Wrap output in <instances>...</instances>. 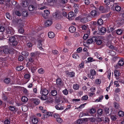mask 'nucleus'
Returning a JSON list of instances; mask_svg holds the SVG:
<instances>
[{"label": "nucleus", "instance_id": "nucleus-35", "mask_svg": "<svg viewBox=\"0 0 124 124\" xmlns=\"http://www.w3.org/2000/svg\"><path fill=\"white\" fill-rule=\"evenodd\" d=\"M118 115L120 116L123 117L124 116V113L123 111H120L118 112Z\"/></svg>", "mask_w": 124, "mask_h": 124}, {"label": "nucleus", "instance_id": "nucleus-4", "mask_svg": "<svg viewBox=\"0 0 124 124\" xmlns=\"http://www.w3.org/2000/svg\"><path fill=\"white\" fill-rule=\"evenodd\" d=\"M56 83L59 86H61L63 85V83L62 82V80L60 78H58L56 79Z\"/></svg>", "mask_w": 124, "mask_h": 124}, {"label": "nucleus", "instance_id": "nucleus-33", "mask_svg": "<svg viewBox=\"0 0 124 124\" xmlns=\"http://www.w3.org/2000/svg\"><path fill=\"white\" fill-rule=\"evenodd\" d=\"M39 110L41 111L43 113H46V110L45 109H43V108L42 106H40L39 107Z\"/></svg>", "mask_w": 124, "mask_h": 124}, {"label": "nucleus", "instance_id": "nucleus-19", "mask_svg": "<svg viewBox=\"0 0 124 124\" xmlns=\"http://www.w3.org/2000/svg\"><path fill=\"white\" fill-rule=\"evenodd\" d=\"M103 23V21L101 19H99L97 22V24L100 25L102 24Z\"/></svg>", "mask_w": 124, "mask_h": 124}, {"label": "nucleus", "instance_id": "nucleus-56", "mask_svg": "<svg viewBox=\"0 0 124 124\" xmlns=\"http://www.w3.org/2000/svg\"><path fill=\"white\" fill-rule=\"evenodd\" d=\"M56 121L59 123H62V119L60 118H57L56 119Z\"/></svg>", "mask_w": 124, "mask_h": 124}, {"label": "nucleus", "instance_id": "nucleus-48", "mask_svg": "<svg viewBox=\"0 0 124 124\" xmlns=\"http://www.w3.org/2000/svg\"><path fill=\"white\" fill-rule=\"evenodd\" d=\"M55 28L58 30H60L62 28V26L60 24H57L56 25Z\"/></svg>", "mask_w": 124, "mask_h": 124}, {"label": "nucleus", "instance_id": "nucleus-11", "mask_svg": "<svg viewBox=\"0 0 124 124\" xmlns=\"http://www.w3.org/2000/svg\"><path fill=\"white\" fill-rule=\"evenodd\" d=\"M74 15V13L73 12H70L68 14V18L69 19H71V18L73 17Z\"/></svg>", "mask_w": 124, "mask_h": 124}, {"label": "nucleus", "instance_id": "nucleus-8", "mask_svg": "<svg viewBox=\"0 0 124 124\" xmlns=\"http://www.w3.org/2000/svg\"><path fill=\"white\" fill-rule=\"evenodd\" d=\"M80 21L83 23H85L88 22V19L87 17H83L81 19Z\"/></svg>", "mask_w": 124, "mask_h": 124}, {"label": "nucleus", "instance_id": "nucleus-53", "mask_svg": "<svg viewBox=\"0 0 124 124\" xmlns=\"http://www.w3.org/2000/svg\"><path fill=\"white\" fill-rule=\"evenodd\" d=\"M4 124H9L10 123V119H6L4 121Z\"/></svg>", "mask_w": 124, "mask_h": 124}, {"label": "nucleus", "instance_id": "nucleus-63", "mask_svg": "<svg viewBox=\"0 0 124 124\" xmlns=\"http://www.w3.org/2000/svg\"><path fill=\"white\" fill-rule=\"evenodd\" d=\"M88 96L87 95H85L83 96L82 97V99L84 100H86L88 99Z\"/></svg>", "mask_w": 124, "mask_h": 124}, {"label": "nucleus", "instance_id": "nucleus-5", "mask_svg": "<svg viewBox=\"0 0 124 124\" xmlns=\"http://www.w3.org/2000/svg\"><path fill=\"white\" fill-rule=\"evenodd\" d=\"M40 93L43 95H47L48 93L49 92L48 90L46 89H44L42 90H41Z\"/></svg>", "mask_w": 124, "mask_h": 124}, {"label": "nucleus", "instance_id": "nucleus-59", "mask_svg": "<svg viewBox=\"0 0 124 124\" xmlns=\"http://www.w3.org/2000/svg\"><path fill=\"white\" fill-rule=\"evenodd\" d=\"M87 60L89 62H91L95 60H93V58L92 57H89L87 58Z\"/></svg>", "mask_w": 124, "mask_h": 124}, {"label": "nucleus", "instance_id": "nucleus-51", "mask_svg": "<svg viewBox=\"0 0 124 124\" xmlns=\"http://www.w3.org/2000/svg\"><path fill=\"white\" fill-rule=\"evenodd\" d=\"M72 57L75 59H78L79 58V56L76 54H73L72 55Z\"/></svg>", "mask_w": 124, "mask_h": 124}, {"label": "nucleus", "instance_id": "nucleus-61", "mask_svg": "<svg viewBox=\"0 0 124 124\" xmlns=\"http://www.w3.org/2000/svg\"><path fill=\"white\" fill-rule=\"evenodd\" d=\"M34 58L31 57L28 59L29 62H33L34 60Z\"/></svg>", "mask_w": 124, "mask_h": 124}, {"label": "nucleus", "instance_id": "nucleus-34", "mask_svg": "<svg viewBox=\"0 0 124 124\" xmlns=\"http://www.w3.org/2000/svg\"><path fill=\"white\" fill-rule=\"evenodd\" d=\"M116 33L118 35H120L122 33V31L121 29H118L117 30Z\"/></svg>", "mask_w": 124, "mask_h": 124}, {"label": "nucleus", "instance_id": "nucleus-38", "mask_svg": "<svg viewBox=\"0 0 124 124\" xmlns=\"http://www.w3.org/2000/svg\"><path fill=\"white\" fill-rule=\"evenodd\" d=\"M23 66H20L17 67L16 69V70L18 71H20L23 69Z\"/></svg>", "mask_w": 124, "mask_h": 124}, {"label": "nucleus", "instance_id": "nucleus-15", "mask_svg": "<svg viewBox=\"0 0 124 124\" xmlns=\"http://www.w3.org/2000/svg\"><path fill=\"white\" fill-rule=\"evenodd\" d=\"M31 121L34 124H37L38 122V119L35 117H33L31 119Z\"/></svg>", "mask_w": 124, "mask_h": 124}, {"label": "nucleus", "instance_id": "nucleus-29", "mask_svg": "<svg viewBox=\"0 0 124 124\" xmlns=\"http://www.w3.org/2000/svg\"><path fill=\"white\" fill-rule=\"evenodd\" d=\"M90 74L94 76L96 74V72L94 70L91 69L90 70Z\"/></svg>", "mask_w": 124, "mask_h": 124}, {"label": "nucleus", "instance_id": "nucleus-49", "mask_svg": "<svg viewBox=\"0 0 124 124\" xmlns=\"http://www.w3.org/2000/svg\"><path fill=\"white\" fill-rule=\"evenodd\" d=\"M59 14L55 12L53 14V16L54 18H59Z\"/></svg>", "mask_w": 124, "mask_h": 124}, {"label": "nucleus", "instance_id": "nucleus-25", "mask_svg": "<svg viewBox=\"0 0 124 124\" xmlns=\"http://www.w3.org/2000/svg\"><path fill=\"white\" fill-rule=\"evenodd\" d=\"M38 72L40 74H42L44 72V70L42 68L39 69L38 70Z\"/></svg>", "mask_w": 124, "mask_h": 124}, {"label": "nucleus", "instance_id": "nucleus-3", "mask_svg": "<svg viewBox=\"0 0 124 124\" xmlns=\"http://www.w3.org/2000/svg\"><path fill=\"white\" fill-rule=\"evenodd\" d=\"M2 50H3L4 53L5 54H8L9 51V50L7 46H4L1 48Z\"/></svg>", "mask_w": 124, "mask_h": 124}, {"label": "nucleus", "instance_id": "nucleus-39", "mask_svg": "<svg viewBox=\"0 0 124 124\" xmlns=\"http://www.w3.org/2000/svg\"><path fill=\"white\" fill-rule=\"evenodd\" d=\"M47 98L46 95H43L41 96V99L42 100H46Z\"/></svg>", "mask_w": 124, "mask_h": 124}, {"label": "nucleus", "instance_id": "nucleus-46", "mask_svg": "<svg viewBox=\"0 0 124 124\" xmlns=\"http://www.w3.org/2000/svg\"><path fill=\"white\" fill-rule=\"evenodd\" d=\"M84 62H82L79 65V68L80 69H82L84 68Z\"/></svg>", "mask_w": 124, "mask_h": 124}, {"label": "nucleus", "instance_id": "nucleus-37", "mask_svg": "<svg viewBox=\"0 0 124 124\" xmlns=\"http://www.w3.org/2000/svg\"><path fill=\"white\" fill-rule=\"evenodd\" d=\"M9 109L11 111H14L15 110V107L13 106H10L8 107Z\"/></svg>", "mask_w": 124, "mask_h": 124}, {"label": "nucleus", "instance_id": "nucleus-20", "mask_svg": "<svg viewBox=\"0 0 124 124\" xmlns=\"http://www.w3.org/2000/svg\"><path fill=\"white\" fill-rule=\"evenodd\" d=\"M124 62L123 59L120 60L118 62V65L120 66H123L124 64Z\"/></svg>", "mask_w": 124, "mask_h": 124}, {"label": "nucleus", "instance_id": "nucleus-64", "mask_svg": "<svg viewBox=\"0 0 124 124\" xmlns=\"http://www.w3.org/2000/svg\"><path fill=\"white\" fill-rule=\"evenodd\" d=\"M104 2L105 4L107 5H108L110 4L109 1V0H105Z\"/></svg>", "mask_w": 124, "mask_h": 124}, {"label": "nucleus", "instance_id": "nucleus-50", "mask_svg": "<svg viewBox=\"0 0 124 124\" xmlns=\"http://www.w3.org/2000/svg\"><path fill=\"white\" fill-rule=\"evenodd\" d=\"M98 114L101 115L103 113V111L102 109H99L97 111Z\"/></svg>", "mask_w": 124, "mask_h": 124}, {"label": "nucleus", "instance_id": "nucleus-62", "mask_svg": "<svg viewBox=\"0 0 124 124\" xmlns=\"http://www.w3.org/2000/svg\"><path fill=\"white\" fill-rule=\"evenodd\" d=\"M15 13L16 15L19 16H21V13L18 11H16Z\"/></svg>", "mask_w": 124, "mask_h": 124}, {"label": "nucleus", "instance_id": "nucleus-60", "mask_svg": "<svg viewBox=\"0 0 124 124\" xmlns=\"http://www.w3.org/2000/svg\"><path fill=\"white\" fill-rule=\"evenodd\" d=\"M96 43L98 45H101L102 43V41L101 40L99 39L97 41H96Z\"/></svg>", "mask_w": 124, "mask_h": 124}, {"label": "nucleus", "instance_id": "nucleus-2", "mask_svg": "<svg viewBox=\"0 0 124 124\" xmlns=\"http://www.w3.org/2000/svg\"><path fill=\"white\" fill-rule=\"evenodd\" d=\"M96 37H93L90 39H88L87 41V43L90 44L92 43L93 42H96Z\"/></svg>", "mask_w": 124, "mask_h": 124}, {"label": "nucleus", "instance_id": "nucleus-26", "mask_svg": "<svg viewBox=\"0 0 124 124\" xmlns=\"http://www.w3.org/2000/svg\"><path fill=\"white\" fill-rule=\"evenodd\" d=\"M91 13V15L93 16H95L97 14V12L95 10L92 11Z\"/></svg>", "mask_w": 124, "mask_h": 124}, {"label": "nucleus", "instance_id": "nucleus-55", "mask_svg": "<svg viewBox=\"0 0 124 124\" xmlns=\"http://www.w3.org/2000/svg\"><path fill=\"white\" fill-rule=\"evenodd\" d=\"M23 57L21 55H20L18 57V59L19 61H22L23 60Z\"/></svg>", "mask_w": 124, "mask_h": 124}, {"label": "nucleus", "instance_id": "nucleus-31", "mask_svg": "<svg viewBox=\"0 0 124 124\" xmlns=\"http://www.w3.org/2000/svg\"><path fill=\"white\" fill-rule=\"evenodd\" d=\"M22 14L23 16L26 17L28 15V12L26 11H23L22 12Z\"/></svg>", "mask_w": 124, "mask_h": 124}, {"label": "nucleus", "instance_id": "nucleus-36", "mask_svg": "<svg viewBox=\"0 0 124 124\" xmlns=\"http://www.w3.org/2000/svg\"><path fill=\"white\" fill-rule=\"evenodd\" d=\"M114 105L116 109H119L120 107L119 104L118 103L116 102L114 103Z\"/></svg>", "mask_w": 124, "mask_h": 124}, {"label": "nucleus", "instance_id": "nucleus-58", "mask_svg": "<svg viewBox=\"0 0 124 124\" xmlns=\"http://www.w3.org/2000/svg\"><path fill=\"white\" fill-rule=\"evenodd\" d=\"M52 53L56 55L58 54L59 53L58 51L55 50H53L52 51Z\"/></svg>", "mask_w": 124, "mask_h": 124}, {"label": "nucleus", "instance_id": "nucleus-28", "mask_svg": "<svg viewBox=\"0 0 124 124\" xmlns=\"http://www.w3.org/2000/svg\"><path fill=\"white\" fill-rule=\"evenodd\" d=\"M51 93L52 95L55 96L57 94V92L56 91L54 90L51 91Z\"/></svg>", "mask_w": 124, "mask_h": 124}, {"label": "nucleus", "instance_id": "nucleus-43", "mask_svg": "<svg viewBox=\"0 0 124 124\" xmlns=\"http://www.w3.org/2000/svg\"><path fill=\"white\" fill-rule=\"evenodd\" d=\"M118 117L116 116H111V119L115 121L117 118Z\"/></svg>", "mask_w": 124, "mask_h": 124}, {"label": "nucleus", "instance_id": "nucleus-32", "mask_svg": "<svg viewBox=\"0 0 124 124\" xmlns=\"http://www.w3.org/2000/svg\"><path fill=\"white\" fill-rule=\"evenodd\" d=\"M96 110L94 108H92L90 110V114H93L95 113Z\"/></svg>", "mask_w": 124, "mask_h": 124}, {"label": "nucleus", "instance_id": "nucleus-44", "mask_svg": "<svg viewBox=\"0 0 124 124\" xmlns=\"http://www.w3.org/2000/svg\"><path fill=\"white\" fill-rule=\"evenodd\" d=\"M36 55L37 54L36 53L33 52L31 53V57L35 58Z\"/></svg>", "mask_w": 124, "mask_h": 124}, {"label": "nucleus", "instance_id": "nucleus-13", "mask_svg": "<svg viewBox=\"0 0 124 124\" xmlns=\"http://www.w3.org/2000/svg\"><path fill=\"white\" fill-rule=\"evenodd\" d=\"M48 3H51V5H53L55 4L57 2V0H47Z\"/></svg>", "mask_w": 124, "mask_h": 124}, {"label": "nucleus", "instance_id": "nucleus-54", "mask_svg": "<svg viewBox=\"0 0 124 124\" xmlns=\"http://www.w3.org/2000/svg\"><path fill=\"white\" fill-rule=\"evenodd\" d=\"M121 7L119 6H116L115 8V10L117 11H120L121 9Z\"/></svg>", "mask_w": 124, "mask_h": 124}, {"label": "nucleus", "instance_id": "nucleus-52", "mask_svg": "<svg viewBox=\"0 0 124 124\" xmlns=\"http://www.w3.org/2000/svg\"><path fill=\"white\" fill-rule=\"evenodd\" d=\"M77 123L78 124H81L83 123V121L81 119H79L77 121Z\"/></svg>", "mask_w": 124, "mask_h": 124}, {"label": "nucleus", "instance_id": "nucleus-57", "mask_svg": "<svg viewBox=\"0 0 124 124\" xmlns=\"http://www.w3.org/2000/svg\"><path fill=\"white\" fill-rule=\"evenodd\" d=\"M62 93L63 94L65 95H67L68 93V92L67 89H65L62 91Z\"/></svg>", "mask_w": 124, "mask_h": 124}, {"label": "nucleus", "instance_id": "nucleus-14", "mask_svg": "<svg viewBox=\"0 0 124 124\" xmlns=\"http://www.w3.org/2000/svg\"><path fill=\"white\" fill-rule=\"evenodd\" d=\"M52 22L51 20H48L46 21L45 23V25L46 26H49L51 25Z\"/></svg>", "mask_w": 124, "mask_h": 124}, {"label": "nucleus", "instance_id": "nucleus-47", "mask_svg": "<svg viewBox=\"0 0 124 124\" xmlns=\"http://www.w3.org/2000/svg\"><path fill=\"white\" fill-rule=\"evenodd\" d=\"M103 96L101 95L99 98H98L95 101V102L101 101V100L103 98Z\"/></svg>", "mask_w": 124, "mask_h": 124}, {"label": "nucleus", "instance_id": "nucleus-24", "mask_svg": "<svg viewBox=\"0 0 124 124\" xmlns=\"http://www.w3.org/2000/svg\"><path fill=\"white\" fill-rule=\"evenodd\" d=\"M4 82L6 84H8L10 82V78H7L4 80Z\"/></svg>", "mask_w": 124, "mask_h": 124}, {"label": "nucleus", "instance_id": "nucleus-30", "mask_svg": "<svg viewBox=\"0 0 124 124\" xmlns=\"http://www.w3.org/2000/svg\"><path fill=\"white\" fill-rule=\"evenodd\" d=\"M34 7L33 6L31 5H30L28 7L29 10L31 11L34 10Z\"/></svg>", "mask_w": 124, "mask_h": 124}, {"label": "nucleus", "instance_id": "nucleus-45", "mask_svg": "<svg viewBox=\"0 0 124 124\" xmlns=\"http://www.w3.org/2000/svg\"><path fill=\"white\" fill-rule=\"evenodd\" d=\"M116 23L119 24H122L123 23L122 20L120 19H118L116 22Z\"/></svg>", "mask_w": 124, "mask_h": 124}, {"label": "nucleus", "instance_id": "nucleus-41", "mask_svg": "<svg viewBox=\"0 0 124 124\" xmlns=\"http://www.w3.org/2000/svg\"><path fill=\"white\" fill-rule=\"evenodd\" d=\"M24 77L25 78L28 80L27 82L29 80L30 78V75L29 74H26L24 75Z\"/></svg>", "mask_w": 124, "mask_h": 124}, {"label": "nucleus", "instance_id": "nucleus-23", "mask_svg": "<svg viewBox=\"0 0 124 124\" xmlns=\"http://www.w3.org/2000/svg\"><path fill=\"white\" fill-rule=\"evenodd\" d=\"M101 80L99 79H96L95 81V82L97 85H100L101 83Z\"/></svg>", "mask_w": 124, "mask_h": 124}, {"label": "nucleus", "instance_id": "nucleus-10", "mask_svg": "<svg viewBox=\"0 0 124 124\" xmlns=\"http://www.w3.org/2000/svg\"><path fill=\"white\" fill-rule=\"evenodd\" d=\"M48 36L50 38H53L55 36L54 34L52 31L49 32L48 33Z\"/></svg>", "mask_w": 124, "mask_h": 124}, {"label": "nucleus", "instance_id": "nucleus-17", "mask_svg": "<svg viewBox=\"0 0 124 124\" xmlns=\"http://www.w3.org/2000/svg\"><path fill=\"white\" fill-rule=\"evenodd\" d=\"M42 45L41 44V41L39 40L38 41V44L37 45V47L40 49H42Z\"/></svg>", "mask_w": 124, "mask_h": 124}, {"label": "nucleus", "instance_id": "nucleus-21", "mask_svg": "<svg viewBox=\"0 0 124 124\" xmlns=\"http://www.w3.org/2000/svg\"><path fill=\"white\" fill-rule=\"evenodd\" d=\"M22 109L23 111L25 112L27 110L28 108L26 106L23 105L22 106Z\"/></svg>", "mask_w": 124, "mask_h": 124}, {"label": "nucleus", "instance_id": "nucleus-12", "mask_svg": "<svg viewBox=\"0 0 124 124\" xmlns=\"http://www.w3.org/2000/svg\"><path fill=\"white\" fill-rule=\"evenodd\" d=\"M106 29L105 28L102 27L100 29V31L101 33V34L103 35L106 32Z\"/></svg>", "mask_w": 124, "mask_h": 124}, {"label": "nucleus", "instance_id": "nucleus-40", "mask_svg": "<svg viewBox=\"0 0 124 124\" xmlns=\"http://www.w3.org/2000/svg\"><path fill=\"white\" fill-rule=\"evenodd\" d=\"M73 88L75 90H78L79 88L78 85L77 84H75L73 86Z\"/></svg>", "mask_w": 124, "mask_h": 124}, {"label": "nucleus", "instance_id": "nucleus-6", "mask_svg": "<svg viewBox=\"0 0 124 124\" xmlns=\"http://www.w3.org/2000/svg\"><path fill=\"white\" fill-rule=\"evenodd\" d=\"M66 75L68 77H72L75 76V73L73 72H69L68 71H66L65 72Z\"/></svg>", "mask_w": 124, "mask_h": 124}, {"label": "nucleus", "instance_id": "nucleus-9", "mask_svg": "<svg viewBox=\"0 0 124 124\" xmlns=\"http://www.w3.org/2000/svg\"><path fill=\"white\" fill-rule=\"evenodd\" d=\"M57 110H62L63 109L64 107L61 106L60 104H58L55 106Z\"/></svg>", "mask_w": 124, "mask_h": 124}, {"label": "nucleus", "instance_id": "nucleus-27", "mask_svg": "<svg viewBox=\"0 0 124 124\" xmlns=\"http://www.w3.org/2000/svg\"><path fill=\"white\" fill-rule=\"evenodd\" d=\"M22 54L26 57L28 56L29 55L28 53L26 51H23L22 53Z\"/></svg>", "mask_w": 124, "mask_h": 124}, {"label": "nucleus", "instance_id": "nucleus-16", "mask_svg": "<svg viewBox=\"0 0 124 124\" xmlns=\"http://www.w3.org/2000/svg\"><path fill=\"white\" fill-rule=\"evenodd\" d=\"M33 101V102L36 105H38L39 103V100L38 99H34Z\"/></svg>", "mask_w": 124, "mask_h": 124}, {"label": "nucleus", "instance_id": "nucleus-18", "mask_svg": "<svg viewBox=\"0 0 124 124\" xmlns=\"http://www.w3.org/2000/svg\"><path fill=\"white\" fill-rule=\"evenodd\" d=\"M115 76L116 77H117L120 75L119 71L117 70H115L114 72Z\"/></svg>", "mask_w": 124, "mask_h": 124}, {"label": "nucleus", "instance_id": "nucleus-42", "mask_svg": "<svg viewBox=\"0 0 124 124\" xmlns=\"http://www.w3.org/2000/svg\"><path fill=\"white\" fill-rule=\"evenodd\" d=\"M28 100L27 98L25 96L22 97V101L24 102H27Z\"/></svg>", "mask_w": 124, "mask_h": 124}, {"label": "nucleus", "instance_id": "nucleus-22", "mask_svg": "<svg viewBox=\"0 0 124 124\" xmlns=\"http://www.w3.org/2000/svg\"><path fill=\"white\" fill-rule=\"evenodd\" d=\"M15 40V38L13 37H11L9 39V43L11 44L13 41Z\"/></svg>", "mask_w": 124, "mask_h": 124}, {"label": "nucleus", "instance_id": "nucleus-1", "mask_svg": "<svg viewBox=\"0 0 124 124\" xmlns=\"http://www.w3.org/2000/svg\"><path fill=\"white\" fill-rule=\"evenodd\" d=\"M5 31L8 36L12 35L14 34V33L13 29L11 27H7L5 30Z\"/></svg>", "mask_w": 124, "mask_h": 124}, {"label": "nucleus", "instance_id": "nucleus-7", "mask_svg": "<svg viewBox=\"0 0 124 124\" xmlns=\"http://www.w3.org/2000/svg\"><path fill=\"white\" fill-rule=\"evenodd\" d=\"M69 29V31L70 32L73 33H74L76 31V29L75 27L74 26H71L70 27Z\"/></svg>", "mask_w": 124, "mask_h": 124}]
</instances>
